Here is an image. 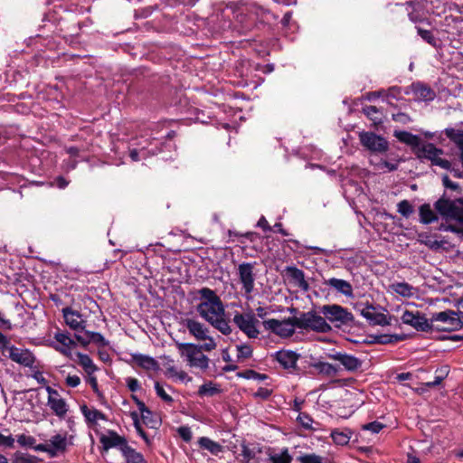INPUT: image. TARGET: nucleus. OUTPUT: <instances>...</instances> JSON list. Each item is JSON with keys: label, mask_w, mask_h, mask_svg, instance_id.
I'll list each match as a JSON object with an SVG mask.
<instances>
[{"label": "nucleus", "mask_w": 463, "mask_h": 463, "mask_svg": "<svg viewBox=\"0 0 463 463\" xmlns=\"http://www.w3.org/2000/svg\"><path fill=\"white\" fill-rule=\"evenodd\" d=\"M265 329L269 330L275 335L282 338L292 336L297 328L295 324V317H288L283 320L270 318L263 322Z\"/></svg>", "instance_id": "nucleus-6"}, {"label": "nucleus", "mask_w": 463, "mask_h": 463, "mask_svg": "<svg viewBox=\"0 0 463 463\" xmlns=\"http://www.w3.org/2000/svg\"><path fill=\"white\" fill-rule=\"evenodd\" d=\"M233 322L249 338L259 336V320L252 312L236 313L233 317Z\"/></svg>", "instance_id": "nucleus-7"}, {"label": "nucleus", "mask_w": 463, "mask_h": 463, "mask_svg": "<svg viewBox=\"0 0 463 463\" xmlns=\"http://www.w3.org/2000/svg\"><path fill=\"white\" fill-rule=\"evenodd\" d=\"M397 211L403 217L408 218L413 213V206L408 200H402L397 204Z\"/></svg>", "instance_id": "nucleus-38"}, {"label": "nucleus", "mask_w": 463, "mask_h": 463, "mask_svg": "<svg viewBox=\"0 0 463 463\" xmlns=\"http://www.w3.org/2000/svg\"><path fill=\"white\" fill-rule=\"evenodd\" d=\"M80 411L90 424H96L100 420H106V416L101 411L97 409H90L87 405H82Z\"/></svg>", "instance_id": "nucleus-26"}, {"label": "nucleus", "mask_w": 463, "mask_h": 463, "mask_svg": "<svg viewBox=\"0 0 463 463\" xmlns=\"http://www.w3.org/2000/svg\"><path fill=\"white\" fill-rule=\"evenodd\" d=\"M7 347H11L9 341L7 340L6 336L0 332V348L4 353H7Z\"/></svg>", "instance_id": "nucleus-58"}, {"label": "nucleus", "mask_w": 463, "mask_h": 463, "mask_svg": "<svg viewBox=\"0 0 463 463\" xmlns=\"http://www.w3.org/2000/svg\"><path fill=\"white\" fill-rule=\"evenodd\" d=\"M34 449L36 451H40V452H45L47 453L48 455H50V449H49V446H48V440L45 442V443H42V444H38L34 447Z\"/></svg>", "instance_id": "nucleus-61"}, {"label": "nucleus", "mask_w": 463, "mask_h": 463, "mask_svg": "<svg viewBox=\"0 0 463 463\" xmlns=\"http://www.w3.org/2000/svg\"><path fill=\"white\" fill-rule=\"evenodd\" d=\"M443 184L448 188H451L452 190H456L458 188V185L450 181L447 175L443 177Z\"/></svg>", "instance_id": "nucleus-64"}, {"label": "nucleus", "mask_w": 463, "mask_h": 463, "mask_svg": "<svg viewBox=\"0 0 463 463\" xmlns=\"http://www.w3.org/2000/svg\"><path fill=\"white\" fill-rule=\"evenodd\" d=\"M401 319L403 324L409 325L418 331H430V321L419 311L405 310Z\"/></svg>", "instance_id": "nucleus-15"}, {"label": "nucleus", "mask_w": 463, "mask_h": 463, "mask_svg": "<svg viewBox=\"0 0 463 463\" xmlns=\"http://www.w3.org/2000/svg\"><path fill=\"white\" fill-rule=\"evenodd\" d=\"M321 313L331 323H337L339 325H347L354 321V316L346 308L342 306L333 304L325 305L321 307Z\"/></svg>", "instance_id": "nucleus-8"}, {"label": "nucleus", "mask_w": 463, "mask_h": 463, "mask_svg": "<svg viewBox=\"0 0 463 463\" xmlns=\"http://www.w3.org/2000/svg\"><path fill=\"white\" fill-rule=\"evenodd\" d=\"M137 407L144 424L151 429H157L160 422L158 419L153 415L152 411L146 408L145 403L141 401H137Z\"/></svg>", "instance_id": "nucleus-23"}, {"label": "nucleus", "mask_w": 463, "mask_h": 463, "mask_svg": "<svg viewBox=\"0 0 463 463\" xmlns=\"http://www.w3.org/2000/svg\"><path fill=\"white\" fill-rule=\"evenodd\" d=\"M462 327V319L458 313L446 310L432 315L430 320V331L451 332Z\"/></svg>", "instance_id": "nucleus-4"}, {"label": "nucleus", "mask_w": 463, "mask_h": 463, "mask_svg": "<svg viewBox=\"0 0 463 463\" xmlns=\"http://www.w3.org/2000/svg\"><path fill=\"white\" fill-rule=\"evenodd\" d=\"M7 354L13 362L25 367L33 368L36 361L34 354L30 350L14 345L7 347Z\"/></svg>", "instance_id": "nucleus-13"}, {"label": "nucleus", "mask_w": 463, "mask_h": 463, "mask_svg": "<svg viewBox=\"0 0 463 463\" xmlns=\"http://www.w3.org/2000/svg\"><path fill=\"white\" fill-rule=\"evenodd\" d=\"M435 208L442 216L448 219H458L460 222L463 221L459 207L452 201L439 199L436 203Z\"/></svg>", "instance_id": "nucleus-19"}, {"label": "nucleus", "mask_w": 463, "mask_h": 463, "mask_svg": "<svg viewBox=\"0 0 463 463\" xmlns=\"http://www.w3.org/2000/svg\"><path fill=\"white\" fill-rule=\"evenodd\" d=\"M184 326L196 341L203 342L201 345L205 352L216 349L217 342L210 335V329L203 323L194 318H187L184 320Z\"/></svg>", "instance_id": "nucleus-3"}, {"label": "nucleus", "mask_w": 463, "mask_h": 463, "mask_svg": "<svg viewBox=\"0 0 463 463\" xmlns=\"http://www.w3.org/2000/svg\"><path fill=\"white\" fill-rule=\"evenodd\" d=\"M65 382L68 386L74 388L80 383V378L78 375H68Z\"/></svg>", "instance_id": "nucleus-55"}, {"label": "nucleus", "mask_w": 463, "mask_h": 463, "mask_svg": "<svg viewBox=\"0 0 463 463\" xmlns=\"http://www.w3.org/2000/svg\"><path fill=\"white\" fill-rule=\"evenodd\" d=\"M312 366L317 370V372L325 375L326 377H334L338 374L339 369L326 362H317L312 364Z\"/></svg>", "instance_id": "nucleus-28"}, {"label": "nucleus", "mask_w": 463, "mask_h": 463, "mask_svg": "<svg viewBox=\"0 0 463 463\" xmlns=\"http://www.w3.org/2000/svg\"><path fill=\"white\" fill-rule=\"evenodd\" d=\"M77 356L79 359V364L87 374H93L97 371V366L94 364L93 361L88 354L78 353Z\"/></svg>", "instance_id": "nucleus-32"}, {"label": "nucleus", "mask_w": 463, "mask_h": 463, "mask_svg": "<svg viewBox=\"0 0 463 463\" xmlns=\"http://www.w3.org/2000/svg\"><path fill=\"white\" fill-rule=\"evenodd\" d=\"M219 392V389L211 382L200 386L198 394L200 396H213Z\"/></svg>", "instance_id": "nucleus-36"}, {"label": "nucleus", "mask_w": 463, "mask_h": 463, "mask_svg": "<svg viewBox=\"0 0 463 463\" xmlns=\"http://www.w3.org/2000/svg\"><path fill=\"white\" fill-rule=\"evenodd\" d=\"M418 33L425 42H427L430 45H437V39L434 37L430 31L418 28Z\"/></svg>", "instance_id": "nucleus-41"}, {"label": "nucleus", "mask_w": 463, "mask_h": 463, "mask_svg": "<svg viewBox=\"0 0 463 463\" xmlns=\"http://www.w3.org/2000/svg\"><path fill=\"white\" fill-rule=\"evenodd\" d=\"M131 416H132V419L134 420V424H135L137 431L145 439V441L146 443H148L149 442L148 438H147L146 434L145 433V431L142 430V428L140 426L137 413V412H132Z\"/></svg>", "instance_id": "nucleus-49"}, {"label": "nucleus", "mask_w": 463, "mask_h": 463, "mask_svg": "<svg viewBox=\"0 0 463 463\" xmlns=\"http://www.w3.org/2000/svg\"><path fill=\"white\" fill-rule=\"evenodd\" d=\"M120 452L128 463H146L144 456L128 444L121 448Z\"/></svg>", "instance_id": "nucleus-25"}, {"label": "nucleus", "mask_w": 463, "mask_h": 463, "mask_svg": "<svg viewBox=\"0 0 463 463\" xmlns=\"http://www.w3.org/2000/svg\"><path fill=\"white\" fill-rule=\"evenodd\" d=\"M390 288L396 294L405 298H411L416 293V289L406 282L392 283Z\"/></svg>", "instance_id": "nucleus-29"}, {"label": "nucleus", "mask_w": 463, "mask_h": 463, "mask_svg": "<svg viewBox=\"0 0 463 463\" xmlns=\"http://www.w3.org/2000/svg\"><path fill=\"white\" fill-rule=\"evenodd\" d=\"M298 420L299 423L306 429H311L312 428V422L313 420L305 413H300L298 417Z\"/></svg>", "instance_id": "nucleus-52"}, {"label": "nucleus", "mask_w": 463, "mask_h": 463, "mask_svg": "<svg viewBox=\"0 0 463 463\" xmlns=\"http://www.w3.org/2000/svg\"><path fill=\"white\" fill-rule=\"evenodd\" d=\"M241 456L243 457V460L246 462H250L251 459L254 458L255 453L252 449H250L247 446H242L241 449Z\"/></svg>", "instance_id": "nucleus-53"}, {"label": "nucleus", "mask_w": 463, "mask_h": 463, "mask_svg": "<svg viewBox=\"0 0 463 463\" xmlns=\"http://www.w3.org/2000/svg\"><path fill=\"white\" fill-rule=\"evenodd\" d=\"M420 217L423 223H430L437 220L436 214L430 204H423L420 207Z\"/></svg>", "instance_id": "nucleus-34"}, {"label": "nucleus", "mask_w": 463, "mask_h": 463, "mask_svg": "<svg viewBox=\"0 0 463 463\" xmlns=\"http://www.w3.org/2000/svg\"><path fill=\"white\" fill-rule=\"evenodd\" d=\"M71 442L68 439L67 434H55L48 439V446L50 449V456L56 457L63 454Z\"/></svg>", "instance_id": "nucleus-20"}, {"label": "nucleus", "mask_w": 463, "mask_h": 463, "mask_svg": "<svg viewBox=\"0 0 463 463\" xmlns=\"http://www.w3.org/2000/svg\"><path fill=\"white\" fill-rule=\"evenodd\" d=\"M198 444L200 445L201 448L210 451L213 455H217L222 450V447L219 443L212 440L207 437L200 438L198 440Z\"/></svg>", "instance_id": "nucleus-31"}, {"label": "nucleus", "mask_w": 463, "mask_h": 463, "mask_svg": "<svg viewBox=\"0 0 463 463\" xmlns=\"http://www.w3.org/2000/svg\"><path fill=\"white\" fill-rule=\"evenodd\" d=\"M45 390L48 393L47 405L52 411L60 419L65 418L69 411L67 402L61 396L59 392L47 385Z\"/></svg>", "instance_id": "nucleus-9"}, {"label": "nucleus", "mask_w": 463, "mask_h": 463, "mask_svg": "<svg viewBox=\"0 0 463 463\" xmlns=\"http://www.w3.org/2000/svg\"><path fill=\"white\" fill-rule=\"evenodd\" d=\"M55 182H56L57 186L61 189L65 188L69 184V182L62 176L57 177Z\"/></svg>", "instance_id": "nucleus-63"}, {"label": "nucleus", "mask_w": 463, "mask_h": 463, "mask_svg": "<svg viewBox=\"0 0 463 463\" xmlns=\"http://www.w3.org/2000/svg\"><path fill=\"white\" fill-rule=\"evenodd\" d=\"M359 139L365 148L374 153H384L389 148L388 141L373 132L360 133Z\"/></svg>", "instance_id": "nucleus-10"}, {"label": "nucleus", "mask_w": 463, "mask_h": 463, "mask_svg": "<svg viewBox=\"0 0 463 463\" xmlns=\"http://www.w3.org/2000/svg\"><path fill=\"white\" fill-rule=\"evenodd\" d=\"M75 341L76 343H80L82 346H87L88 345H90V337H88L86 335L85 336L83 335H80L79 334H75Z\"/></svg>", "instance_id": "nucleus-57"}, {"label": "nucleus", "mask_w": 463, "mask_h": 463, "mask_svg": "<svg viewBox=\"0 0 463 463\" xmlns=\"http://www.w3.org/2000/svg\"><path fill=\"white\" fill-rule=\"evenodd\" d=\"M14 463H37L36 458L25 454H15Z\"/></svg>", "instance_id": "nucleus-47"}, {"label": "nucleus", "mask_w": 463, "mask_h": 463, "mask_svg": "<svg viewBox=\"0 0 463 463\" xmlns=\"http://www.w3.org/2000/svg\"><path fill=\"white\" fill-rule=\"evenodd\" d=\"M383 427L384 426L383 423H381L379 421H373V422L364 425L363 429L366 430H370L373 433H378L380 430H383Z\"/></svg>", "instance_id": "nucleus-50"}, {"label": "nucleus", "mask_w": 463, "mask_h": 463, "mask_svg": "<svg viewBox=\"0 0 463 463\" xmlns=\"http://www.w3.org/2000/svg\"><path fill=\"white\" fill-rule=\"evenodd\" d=\"M411 89H412V93L414 95V98L416 99H420V100H431L434 99V92L431 90L430 88L423 85V84H420V83H417V84H413L411 86Z\"/></svg>", "instance_id": "nucleus-24"}, {"label": "nucleus", "mask_w": 463, "mask_h": 463, "mask_svg": "<svg viewBox=\"0 0 463 463\" xmlns=\"http://www.w3.org/2000/svg\"><path fill=\"white\" fill-rule=\"evenodd\" d=\"M17 442L22 447H33L35 444V439L33 436L21 434L17 436Z\"/></svg>", "instance_id": "nucleus-44"}, {"label": "nucleus", "mask_w": 463, "mask_h": 463, "mask_svg": "<svg viewBox=\"0 0 463 463\" xmlns=\"http://www.w3.org/2000/svg\"><path fill=\"white\" fill-rule=\"evenodd\" d=\"M14 441L12 435L5 436L0 432V447L13 449L14 447Z\"/></svg>", "instance_id": "nucleus-46"}, {"label": "nucleus", "mask_w": 463, "mask_h": 463, "mask_svg": "<svg viewBox=\"0 0 463 463\" xmlns=\"http://www.w3.org/2000/svg\"><path fill=\"white\" fill-rule=\"evenodd\" d=\"M331 437L335 444L342 446L347 444L350 440V435L337 430L331 432Z\"/></svg>", "instance_id": "nucleus-39"}, {"label": "nucleus", "mask_w": 463, "mask_h": 463, "mask_svg": "<svg viewBox=\"0 0 463 463\" xmlns=\"http://www.w3.org/2000/svg\"><path fill=\"white\" fill-rule=\"evenodd\" d=\"M325 285L333 288L335 290L345 297L353 296L352 285L345 279L331 278L325 281Z\"/></svg>", "instance_id": "nucleus-22"}, {"label": "nucleus", "mask_w": 463, "mask_h": 463, "mask_svg": "<svg viewBox=\"0 0 463 463\" xmlns=\"http://www.w3.org/2000/svg\"><path fill=\"white\" fill-rule=\"evenodd\" d=\"M61 313L66 326L75 332L85 333L87 321L79 311L66 307L61 309Z\"/></svg>", "instance_id": "nucleus-14"}, {"label": "nucleus", "mask_w": 463, "mask_h": 463, "mask_svg": "<svg viewBox=\"0 0 463 463\" xmlns=\"http://www.w3.org/2000/svg\"><path fill=\"white\" fill-rule=\"evenodd\" d=\"M269 459L271 463H291L292 458L288 449H284L281 453L270 455Z\"/></svg>", "instance_id": "nucleus-37"}, {"label": "nucleus", "mask_w": 463, "mask_h": 463, "mask_svg": "<svg viewBox=\"0 0 463 463\" xmlns=\"http://www.w3.org/2000/svg\"><path fill=\"white\" fill-rule=\"evenodd\" d=\"M358 310L371 325L387 326L390 324V319L383 313L377 312L372 305H361Z\"/></svg>", "instance_id": "nucleus-17"}, {"label": "nucleus", "mask_w": 463, "mask_h": 463, "mask_svg": "<svg viewBox=\"0 0 463 463\" xmlns=\"http://www.w3.org/2000/svg\"><path fill=\"white\" fill-rule=\"evenodd\" d=\"M155 390L157 396H159L164 402L167 403H171L173 402V398L165 392L164 386L158 382L155 383Z\"/></svg>", "instance_id": "nucleus-43"}, {"label": "nucleus", "mask_w": 463, "mask_h": 463, "mask_svg": "<svg viewBox=\"0 0 463 463\" xmlns=\"http://www.w3.org/2000/svg\"><path fill=\"white\" fill-rule=\"evenodd\" d=\"M85 335L90 337V343H95L99 346H105L108 345L104 336L99 333L86 330Z\"/></svg>", "instance_id": "nucleus-40"}, {"label": "nucleus", "mask_w": 463, "mask_h": 463, "mask_svg": "<svg viewBox=\"0 0 463 463\" xmlns=\"http://www.w3.org/2000/svg\"><path fill=\"white\" fill-rule=\"evenodd\" d=\"M194 299L197 301L196 311L203 319L224 335L232 333L224 305L214 290L206 287L199 288Z\"/></svg>", "instance_id": "nucleus-1"}, {"label": "nucleus", "mask_w": 463, "mask_h": 463, "mask_svg": "<svg viewBox=\"0 0 463 463\" xmlns=\"http://www.w3.org/2000/svg\"><path fill=\"white\" fill-rule=\"evenodd\" d=\"M404 338L405 336L401 335H385L381 336L380 342L383 344L396 343L402 341Z\"/></svg>", "instance_id": "nucleus-48"}, {"label": "nucleus", "mask_w": 463, "mask_h": 463, "mask_svg": "<svg viewBox=\"0 0 463 463\" xmlns=\"http://www.w3.org/2000/svg\"><path fill=\"white\" fill-rule=\"evenodd\" d=\"M288 272L298 288H300L304 291L308 290L309 285L306 281L305 274L301 269L296 267H289L288 268Z\"/></svg>", "instance_id": "nucleus-27"}, {"label": "nucleus", "mask_w": 463, "mask_h": 463, "mask_svg": "<svg viewBox=\"0 0 463 463\" xmlns=\"http://www.w3.org/2000/svg\"><path fill=\"white\" fill-rule=\"evenodd\" d=\"M53 337L57 344L53 345L52 347L64 356L72 358L71 351L77 344L71 335L68 332L57 331Z\"/></svg>", "instance_id": "nucleus-12"}, {"label": "nucleus", "mask_w": 463, "mask_h": 463, "mask_svg": "<svg viewBox=\"0 0 463 463\" xmlns=\"http://www.w3.org/2000/svg\"><path fill=\"white\" fill-rule=\"evenodd\" d=\"M295 324L297 328L301 330H312L318 333H327L331 330V326L326 319L315 312H305L295 317Z\"/></svg>", "instance_id": "nucleus-5"}, {"label": "nucleus", "mask_w": 463, "mask_h": 463, "mask_svg": "<svg viewBox=\"0 0 463 463\" xmlns=\"http://www.w3.org/2000/svg\"><path fill=\"white\" fill-rule=\"evenodd\" d=\"M449 367L448 366H442L436 370V374H438V377H440L442 380L447 377L449 374Z\"/></svg>", "instance_id": "nucleus-62"}, {"label": "nucleus", "mask_w": 463, "mask_h": 463, "mask_svg": "<svg viewBox=\"0 0 463 463\" xmlns=\"http://www.w3.org/2000/svg\"><path fill=\"white\" fill-rule=\"evenodd\" d=\"M32 377L37 381V383L41 384H46L47 381L44 378L43 374L40 371H34L32 374Z\"/></svg>", "instance_id": "nucleus-59"}, {"label": "nucleus", "mask_w": 463, "mask_h": 463, "mask_svg": "<svg viewBox=\"0 0 463 463\" xmlns=\"http://www.w3.org/2000/svg\"><path fill=\"white\" fill-rule=\"evenodd\" d=\"M395 137L401 141L411 146H419L420 138L406 131L395 133Z\"/></svg>", "instance_id": "nucleus-33"}, {"label": "nucleus", "mask_w": 463, "mask_h": 463, "mask_svg": "<svg viewBox=\"0 0 463 463\" xmlns=\"http://www.w3.org/2000/svg\"><path fill=\"white\" fill-rule=\"evenodd\" d=\"M363 112L373 120L378 119L375 115L378 114L379 109L375 106H365L363 109Z\"/></svg>", "instance_id": "nucleus-51"}, {"label": "nucleus", "mask_w": 463, "mask_h": 463, "mask_svg": "<svg viewBox=\"0 0 463 463\" xmlns=\"http://www.w3.org/2000/svg\"><path fill=\"white\" fill-rule=\"evenodd\" d=\"M127 385L131 392H136L140 388L138 381L135 378H128Z\"/></svg>", "instance_id": "nucleus-56"}, {"label": "nucleus", "mask_w": 463, "mask_h": 463, "mask_svg": "<svg viewBox=\"0 0 463 463\" xmlns=\"http://www.w3.org/2000/svg\"><path fill=\"white\" fill-rule=\"evenodd\" d=\"M424 156L430 159L433 163L440 156L441 151L436 148L432 144L424 145L422 147Z\"/></svg>", "instance_id": "nucleus-35"}, {"label": "nucleus", "mask_w": 463, "mask_h": 463, "mask_svg": "<svg viewBox=\"0 0 463 463\" xmlns=\"http://www.w3.org/2000/svg\"><path fill=\"white\" fill-rule=\"evenodd\" d=\"M375 168L377 170L386 169L387 171L392 172L398 168V164L381 159L379 162L375 163Z\"/></svg>", "instance_id": "nucleus-42"}, {"label": "nucleus", "mask_w": 463, "mask_h": 463, "mask_svg": "<svg viewBox=\"0 0 463 463\" xmlns=\"http://www.w3.org/2000/svg\"><path fill=\"white\" fill-rule=\"evenodd\" d=\"M133 359L137 365L146 370L156 371L158 369L157 362L150 356L144 354H136L133 356Z\"/></svg>", "instance_id": "nucleus-30"}, {"label": "nucleus", "mask_w": 463, "mask_h": 463, "mask_svg": "<svg viewBox=\"0 0 463 463\" xmlns=\"http://www.w3.org/2000/svg\"><path fill=\"white\" fill-rule=\"evenodd\" d=\"M99 441L106 450L111 448H117L121 451V448H124L128 444L126 439L119 436L115 431H109L106 435L102 434L99 438Z\"/></svg>", "instance_id": "nucleus-21"}, {"label": "nucleus", "mask_w": 463, "mask_h": 463, "mask_svg": "<svg viewBox=\"0 0 463 463\" xmlns=\"http://www.w3.org/2000/svg\"><path fill=\"white\" fill-rule=\"evenodd\" d=\"M327 357L339 362L348 372H355L362 366V361L359 358L346 353L335 352L328 354Z\"/></svg>", "instance_id": "nucleus-18"}, {"label": "nucleus", "mask_w": 463, "mask_h": 463, "mask_svg": "<svg viewBox=\"0 0 463 463\" xmlns=\"http://www.w3.org/2000/svg\"><path fill=\"white\" fill-rule=\"evenodd\" d=\"M254 263L243 262L238 266V275L242 285V290L246 295H250L254 290L255 278Z\"/></svg>", "instance_id": "nucleus-11"}, {"label": "nucleus", "mask_w": 463, "mask_h": 463, "mask_svg": "<svg viewBox=\"0 0 463 463\" xmlns=\"http://www.w3.org/2000/svg\"><path fill=\"white\" fill-rule=\"evenodd\" d=\"M87 382L90 383L94 392H98V381L93 374H88Z\"/></svg>", "instance_id": "nucleus-60"}, {"label": "nucleus", "mask_w": 463, "mask_h": 463, "mask_svg": "<svg viewBox=\"0 0 463 463\" xmlns=\"http://www.w3.org/2000/svg\"><path fill=\"white\" fill-rule=\"evenodd\" d=\"M272 356L282 368L292 372L297 368V363L300 354L291 350L282 349L277 351Z\"/></svg>", "instance_id": "nucleus-16"}, {"label": "nucleus", "mask_w": 463, "mask_h": 463, "mask_svg": "<svg viewBox=\"0 0 463 463\" xmlns=\"http://www.w3.org/2000/svg\"><path fill=\"white\" fill-rule=\"evenodd\" d=\"M238 357L239 358H249L252 354V348L248 345H237Z\"/></svg>", "instance_id": "nucleus-45"}, {"label": "nucleus", "mask_w": 463, "mask_h": 463, "mask_svg": "<svg viewBox=\"0 0 463 463\" xmlns=\"http://www.w3.org/2000/svg\"><path fill=\"white\" fill-rule=\"evenodd\" d=\"M176 346L182 357L190 367L206 370L209 367V358L203 354L202 345L191 343H177Z\"/></svg>", "instance_id": "nucleus-2"}, {"label": "nucleus", "mask_w": 463, "mask_h": 463, "mask_svg": "<svg viewBox=\"0 0 463 463\" xmlns=\"http://www.w3.org/2000/svg\"><path fill=\"white\" fill-rule=\"evenodd\" d=\"M178 433L185 441H190L192 439L193 434L190 428L188 427H180L178 429Z\"/></svg>", "instance_id": "nucleus-54"}]
</instances>
